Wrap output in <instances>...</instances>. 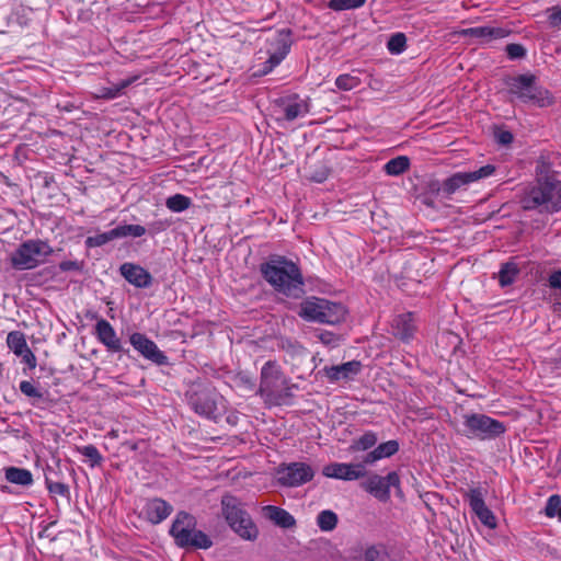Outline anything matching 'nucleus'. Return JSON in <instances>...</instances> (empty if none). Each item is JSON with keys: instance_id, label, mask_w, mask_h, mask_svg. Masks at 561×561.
Returning a JSON list of instances; mask_svg holds the SVG:
<instances>
[{"instance_id": "f257e3e1", "label": "nucleus", "mask_w": 561, "mask_h": 561, "mask_svg": "<svg viewBox=\"0 0 561 561\" xmlns=\"http://www.w3.org/2000/svg\"><path fill=\"white\" fill-rule=\"evenodd\" d=\"M261 272L277 291L288 297H298L302 293L304 278L293 261L283 256L272 259L262 264Z\"/></svg>"}, {"instance_id": "f03ea898", "label": "nucleus", "mask_w": 561, "mask_h": 561, "mask_svg": "<svg viewBox=\"0 0 561 561\" xmlns=\"http://www.w3.org/2000/svg\"><path fill=\"white\" fill-rule=\"evenodd\" d=\"M259 393L264 401L272 405L286 403L293 397L297 386L284 376L276 362H266L261 369Z\"/></svg>"}, {"instance_id": "7ed1b4c3", "label": "nucleus", "mask_w": 561, "mask_h": 561, "mask_svg": "<svg viewBox=\"0 0 561 561\" xmlns=\"http://www.w3.org/2000/svg\"><path fill=\"white\" fill-rule=\"evenodd\" d=\"M221 514L229 527L242 539L253 541L259 536V529L249 513L243 508L242 502L231 495L221 497Z\"/></svg>"}, {"instance_id": "20e7f679", "label": "nucleus", "mask_w": 561, "mask_h": 561, "mask_svg": "<svg viewBox=\"0 0 561 561\" xmlns=\"http://www.w3.org/2000/svg\"><path fill=\"white\" fill-rule=\"evenodd\" d=\"M525 209H540L541 211L554 213L561 209V181H539L530 187L523 201Z\"/></svg>"}, {"instance_id": "39448f33", "label": "nucleus", "mask_w": 561, "mask_h": 561, "mask_svg": "<svg viewBox=\"0 0 561 561\" xmlns=\"http://www.w3.org/2000/svg\"><path fill=\"white\" fill-rule=\"evenodd\" d=\"M186 398L191 409L208 420L217 421L227 411V401L215 388H191Z\"/></svg>"}, {"instance_id": "423d86ee", "label": "nucleus", "mask_w": 561, "mask_h": 561, "mask_svg": "<svg viewBox=\"0 0 561 561\" xmlns=\"http://www.w3.org/2000/svg\"><path fill=\"white\" fill-rule=\"evenodd\" d=\"M508 93L523 103H531L539 107L550 106L553 103L551 93L537 84L534 75H519L512 78L508 83Z\"/></svg>"}, {"instance_id": "0eeeda50", "label": "nucleus", "mask_w": 561, "mask_h": 561, "mask_svg": "<svg viewBox=\"0 0 561 561\" xmlns=\"http://www.w3.org/2000/svg\"><path fill=\"white\" fill-rule=\"evenodd\" d=\"M170 534L178 546L208 549L213 542L209 537L196 529V519L186 512L178 513L170 528Z\"/></svg>"}, {"instance_id": "6e6552de", "label": "nucleus", "mask_w": 561, "mask_h": 561, "mask_svg": "<svg viewBox=\"0 0 561 561\" xmlns=\"http://www.w3.org/2000/svg\"><path fill=\"white\" fill-rule=\"evenodd\" d=\"M53 252L48 242L41 239H28L12 252L10 262L12 267L18 271L33 270L44 264Z\"/></svg>"}, {"instance_id": "1a4fd4ad", "label": "nucleus", "mask_w": 561, "mask_h": 561, "mask_svg": "<svg viewBox=\"0 0 561 561\" xmlns=\"http://www.w3.org/2000/svg\"><path fill=\"white\" fill-rule=\"evenodd\" d=\"M463 425L467 437L481 440L494 439L506 431L504 423L480 413L466 414Z\"/></svg>"}, {"instance_id": "9d476101", "label": "nucleus", "mask_w": 561, "mask_h": 561, "mask_svg": "<svg viewBox=\"0 0 561 561\" xmlns=\"http://www.w3.org/2000/svg\"><path fill=\"white\" fill-rule=\"evenodd\" d=\"M273 113L277 122H293L309 113V104L298 94H293L276 100Z\"/></svg>"}, {"instance_id": "9b49d317", "label": "nucleus", "mask_w": 561, "mask_h": 561, "mask_svg": "<svg viewBox=\"0 0 561 561\" xmlns=\"http://www.w3.org/2000/svg\"><path fill=\"white\" fill-rule=\"evenodd\" d=\"M494 173L495 167L492 164L483 165L480 169L470 172H457L443 182L440 190L446 195H451L459 188L481 179L489 178Z\"/></svg>"}, {"instance_id": "f8f14e48", "label": "nucleus", "mask_w": 561, "mask_h": 561, "mask_svg": "<svg viewBox=\"0 0 561 561\" xmlns=\"http://www.w3.org/2000/svg\"><path fill=\"white\" fill-rule=\"evenodd\" d=\"M146 233V228L140 225H123L117 226L108 231L96 233L95 236H90L85 239L84 243L87 248H99L102 247L113 240L126 238V237H135L139 238Z\"/></svg>"}, {"instance_id": "ddd939ff", "label": "nucleus", "mask_w": 561, "mask_h": 561, "mask_svg": "<svg viewBox=\"0 0 561 561\" xmlns=\"http://www.w3.org/2000/svg\"><path fill=\"white\" fill-rule=\"evenodd\" d=\"M399 484L400 478L398 473L396 471H391L386 477L378 474L369 476L364 482H362V488L380 502H387L390 499V488H397Z\"/></svg>"}, {"instance_id": "4468645a", "label": "nucleus", "mask_w": 561, "mask_h": 561, "mask_svg": "<svg viewBox=\"0 0 561 561\" xmlns=\"http://www.w3.org/2000/svg\"><path fill=\"white\" fill-rule=\"evenodd\" d=\"M314 476L312 468L304 462H293L278 470V482L285 486H298L309 482Z\"/></svg>"}, {"instance_id": "2eb2a0df", "label": "nucleus", "mask_w": 561, "mask_h": 561, "mask_svg": "<svg viewBox=\"0 0 561 561\" xmlns=\"http://www.w3.org/2000/svg\"><path fill=\"white\" fill-rule=\"evenodd\" d=\"M133 347L146 359L162 366L168 364V357L159 350L157 344L145 334L134 332L129 336Z\"/></svg>"}, {"instance_id": "dca6fc26", "label": "nucleus", "mask_w": 561, "mask_h": 561, "mask_svg": "<svg viewBox=\"0 0 561 561\" xmlns=\"http://www.w3.org/2000/svg\"><path fill=\"white\" fill-rule=\"evenodd\" d=\"M323 476L328 478L353 481L366 476L364 461L359 463L333 462L327 465L322 470Z\"/></svg>"}, {"instance_id": "f3484780", "label": "nucleus", "mask_w": 561, "mask_h": 561, "mask_svg": "<svg viewBox=\"0 0 561 561\" xmlns=\"http://www.w3.org/2000/svg\"><path fill=\"white\" fill-rule=\"evenodd\" d=\"M290 31L282 30L277 33L274 42L272 43L273 49L270 50V57L265 64L264 73L273 70L278 66L282 60L287 56L290 49Z\"/></svg>"}, {"instance_id": "a211bd4d", "label": "nucleus", "mask_w": 561, "mask_h": 561, "mask_svg": "<svg viewBox=\"0 0 561 561\" xmlns=\"http://www.w3.org/2000/svg\"><path fill=\"white\" fill-rule=\"evenodd\" d=\"M94 334L108 352H123L121 339L117 336L113 325L105 319H99L94 327Z\"/></svg>"}, {"instance_id": "6ab92c4d", "label": "nucleus", "mask_w": 561, "mask_h": 561, "mask_svg": "<svg viewBox=\"0 0 561 561\" xmlns=\"http://www.w3.org/2000/svg\"><path fill=\"white\" fill-rule=\"evenodd\" d=\"M122 276L137 288H147L152 284L151 274L138 264L126 262L121 265Z\"/></svg>"}, {"instance_id": "aec40b11", "label": "nucleus", "mask_w": 561, "mask_h": 561, "mask_svg": "<svg viewBox=\"0 0 561 561\" xmlns=\"http://www.w3.org/2000/svg\"><path fill=\"white\" fill-rule=\"evenodd\" d=\"M173 507L167 501L154 497L146 502L142 508V515L151 524H159L170 516Z\"/></svg>"}, {"instance_id": "412c9836", "label": "nucleus", "mask_w": 561, "mask_h": 561, "mask_svg": "<svg viewBox=\"0 0 561 561\" xmlns=\"http://www.w3.org/2000/svg\"><path fill=\"white\" fill-rule=\"evenodd\" d=\"M510 31L503 27L476 26L461 31V35L479 39L481 43H490L494 39L508 36Z\"/></svg>"}, {"instance_id": "4be33fe9", "label": "nucleus", "mask_w": 561, "mask_h": 561, "mask_svg": "<svg viewBox=\"0 0 561 561\" xmlns=\"http://www.w3.org/2000/svg\"><path fill=\"white\" fill-rule=\"evenodd\" d=\"M324 300L325 299L317 297H311L304 300L300 304V308L298 311L299 317L309 322L322 323L324 314Z\"/></svg>"}, {"instance_id": "5701e85b", "label": "nucleus", "mask_w": 561, "mask_h": 561, "mask_svg": "<svg viewBox=\"0 0 561 561\" xmlns=\"http://www.w3.org/2000/svg\"><path fill=\"white\" fill-rule=\"evenodd\" d=\"M392 333L402 341H409L413 337L416 330L414 316L411 312L398 314L393 318Z\"/></svg>"}, {"instance_id": "b1692460", "label": "nucleus", "mask_w": 561, "mask_h": 561, "mask_svg": "<svg viewBox=\"0 0 561 561\" xmlns=\"http://www.w3.org/2000/svg\"><path fill=\"white\" fill-rule=\"evenodd\" d=\"M362 364L357 360H351L342 365L325 366L323 371L331 382L339 381L341 379H350L360 371Z\"/></svg>"}, {"instance_id": "393cba45", "label": "nucleus", "mask_w": 561, "mask_h": 561, "mask_svg": "<svg viewBox=\"0 0 561 561\" xmlns=\"http://www.w3.org/2000/svg\"><path fill=\"white\" fill-rule=\"evenodd\" d=\"M263 516L271 520L274 525L284 528L289 529L295 527L296 519L295 517L287 512L286 510L274 506V505H266L262 507Z\"/></svg>"}, {"instance_id": "a878e982", "label": "nucleus", "mask_w": 561, "mask_h": 561, "mask_svg": "<svg viewBox=\"0 0 561 561\" xmlns=\"http://www.w3.org/2000/svg\"><path fill=\"white\" fill-rule=\"evenodd\" d=\"M399 450V444L397 440H388L379 444L374 450L369 451L363 458L365 466L374 465L376 461L388 458L394 455Z\"/></svg>"}, {"instance_id": "bb28decb", "label": "nucleus", "mask_w": 561, "mask_h": 561, "mask_svg": "<svg viewBox=\"0 0 561 561\" xmlns=\"http://www.w3.org/2000/svg\"><path fill=\"white\" fill-rule=\"evenodd\" d=\"M323 313L322 323L337 324L345 320L347 310L342 304L332 302L325 299Z\"/></svg>"}, {"instance_id": "cd10ccee", "label": "nucleus", "mask_w": 561, "mask_h": 561, "mask_svg": "<svg viewBox=\"0 0 561 561\" xmlns=\"http://www.w3.org/2000/svg\"><path fill=\"white\" fill-rule=\"evenodd\" d=\"M5 479L13 484L28 486L33 483V476L30 470L18 467L5 469Z\"/></svg>"}, {"instance_id": "c85d7f7f", "label": "nucleus", "mask_w": 561, "mask_h": 561, "mask_svg": "<svg viewBox=\"0 0 561 561\" xmlns=\"http://www.w3.org/2000/svg\"><path fill=\"white\" fill-rule=\"evenodd\" d=\"M134 79H124L110 87H103L98 90L95 96L99 99L113 100L121 96L124 90L133 83Z\"/></svg>"}, {"instance_id": "c756f323", "label": "nucleus", "mask_w": 561, "mask_h": 561, "mask_svg": "<svg viewBox=\"0 0 561 561\" xmlns=\"http://www.w3.org/2000/svg\"><path fill=\"white\" fill-rule=\"evenodd\" d=\"M518 274L519 267L514 261L503 263L497 273V279L501 287L512 285L515 282Z\"/></svg>"}, {"instance_id": "7c9ffc66", "label": "nucleus", "mask_w": 561, "mask_h": 561, "mask_svg": "<svg viewBox=\"0 0 561 561\" xmlns=\"http://www.w3.org/2000/svg\"><path fill=\"white\" fill-rule=\"evenodd\" d=\"M410 168V159L407 156H399L389 160L383 170L388 175L398 176L404 173Z\"/></svg>"}, {"instance_id": "2f4dec72", "label": "nucleus", "mask_w": 561, "mask_h": 561, "mask_svg": "<svg viewBox=\"0 0 561 561\" xmlns=\"http://www.w3.org/2000/svg\"><path fill=\"white\" fill-rule=\"evenodd\" d=\"M7 345L14 355H22L23 351L28 347L25 334L21 331H11L7 335Z\"/></svg>"}, {"instance_id": "473e14b6", "label": "nucleus", "mask_w": 561, "mask_h": 561, "mask_svg": "<svg viewBox=\"0 0 561 561\" xmlns=\"http://www.w3.org/2000/svg\"><path fill=\"white\" fill-rule=\"evenodd\" d=\"M378 437L373 431L365 432L362 436L354 439L350 449L353 451H365L376 445Z\"/></svg>"}, {"instance_id": "72a5a7b5", "label": "nucleus", "mask_w": 561, "mask_h": 561, "mask_svg": "<svg viewBox=\"0 0 561 561\" xmlns=\"http://www.w3.org/2000/svg\"><path fill=\"white\" fill-rule=\"evenodd\" d=\"M366 561H392L388 549L382 543H377L368 547L365 550Z\"/></svg>"}, {"instance_id": "f704fd0d", "label": "nucleus", "mask_w": 561, "mask_h": 561, "mask_svg": "<svg viewBox=\"0 0 561 561\" xmlns=\"http://www.w3.org/2000/svg\"><path fill=\"white\" fill-rule=\"evenodd\" d=\"M317 525L322 531H331L337 525V515L330 510L322 511L317 516Z\"/></svg>"}, {"instance_id": "c9c22d12", "label": "nucleus", "mask_w": 561, "mask_h": 561, "mask_svg": "<svg viewBox=\"0 0 561 561\" xmlns=\"http://www.w3.org/2000/svg\"><path fill=\"white\" fill-rule=\"evenodd\" d=\"M191 198L182 194L172 195L165 201V206L173 213L184 211L191 206Z\"/></svg>"}, {"instance_id": "e433bc0d", "label": "nucleus", "mask_w": 561, "mask_h": 561, "mask_svg": "<svg viewBox=\"0 0 561 561\" xmlns=\"http://www.w3.org/2000/svg\"><path fill=\"white\" fill-rule=\"evenodd\" d=\"M466 499L468 500L469 506L472 510V512H476L486 506L484 502V493L480 488L470 489L466 493Z\"/></svg>"}, {"instance_id": "4c0bfd02", "label": "nucleus", "mask_w": 561, "mask_h": 561, "mask_svg": "<svg viewBox=\"0 0 561 561\" xmlns=\"http://www.w3.org/2000/svg\"><path fill=\"white\" fill-rule=\"evenodd\" d=\"M77 449L89 459L91 467L100 466L103 462V456L94 445L80 446Z\"/></svg>"}, {"instance_id": "58836bf2", "label": "nucleus", "mask_w": 561, "mask_h": 561, "mask_svg": "<svg viewBox=\"0 0 561 561\" xmlns=\"http://www.w3.org/2000/svg\"><path fill=\"white\" fill-rule=\"evenodd\" d=\"M405 46L407 37L403 33L393 34L387 43L388 50L393 55L401 54L405 49Z\"/></svg>"}, {"instance_id": "ea45409f", "label": "nucleus", "mask_w": 561, "mask_h": 561, "mask_svg": "<svg viewBox=\"0 0 561 561\" xmlns=\"http://www.w3.org/2000/svg\"><path fill=\"white\" fill-rule=\"evenodd\" d=\"M359 84L360 79L348 73L340 75L335 80V85L343 91H350L357 88Z\"/></svg>"}, {"instance_id": "a19ab883", "label": "nucleus", "mask_w": 561, "mask_h": 561, "mask_svg": "<svg viewBox=\"0 0 561 561\" xmlns=\"http://www.w3.org/2000/svg\"><path fill=\"white\" fill-rule=\"evenodd\" d=\"M366 0H330L329 8L334 11L352 10L360 8Z\"/></svg>"}, {"instance_id": "79ce46f5", "label": "nucleus", "mask_w": 561, "mask_h": 561, "mask_svg": "<svg viewBox=\"0 0 561 561\" xmlns=\"http://www.w3.org/2000/svg\"><path fill=\"white\" fill-rule=\"evenodd\" d=\"M20 391L27 398L39 400L43 398L42 391L28 380H22L19 385Z\"/></svg>"}, {"instance_id": "37998d69", "label": "nucleus", "mask_w": 561, "mask_h": 561, "mask_svg": "<svg viewBox=\"0 0 561 561\" xmlns=\"http://www.w3.org/2000/svg\"><path fill=\"white\" fill-rule=\"evenodd\" d=\"M477 517L479 518V520L486 527L493 529L496 527V518L494 516V514L492 513V511L485 506L481 510H478L476 512H473Z\"/></svg>"}, {"instance_id": "c03bdc74", "label": "nucleus", "mask_w": 561, "mask_h": 561, "mask_svg": "<svg viewBox=\"0 0 561 561\" xmlns=\"http://www.w3.org/2000/svg\"><path fill=\"white\" fill-rule=\"evenodd\" d=\"M45 483H46L47 490L51 494L60 495L64 497H68L70 494L69 486L62 482H54L46 477Z\"/></svg>"}, {"instance_id": "a18cd8bd", "label": "nucleus", "mask_w": 561, "mask_h": 561, "mask_svg": "<svg viewBox=\"0 0 561 561\" xmlns=\"http://www.w3.org/2000/svg\"><path fill=\"white\" fill-rule=\"evenodd\" d=\"M282 347L293 358L304 357V356H307V354H308L305 347H302L298 343H294V342H290V341L283 342Z\"/></svg>"}, {"instance_id": "49530a36", "label": "nucleus", "mask_w": 561, "mask_h": 561, "mask_svg": "<svg viewBox=\"0 0 561 561\" xmlns=\"http://www.w3.org/2000/svg\"><path fill=\"white\" fill-rule=\"evenodd\" d=\"M546 13L549 26L561 30V7L549 8Z\"/></svg>"}, {"instance_id": "de8ad7c7", "label": "nucleus", "mask_w": 561, "mask_h": 561, "mask_svg": "<svg viewBox=\"0 0 561 561\" xmlns=\"http://www.w3.org/2000/svg\"><path fill=\"white\" fill-rule=\"evenodd\" d=\"M561 508V499L559 495H552L548 499L546 505V515L549 517H553L556 515L559 516V510Z\"/></svg>"}, {"instance_id": "09e8293b", "label": "nucleus", "mask_w": 561, "mask_h": 561, "mask_svg": "<svg viewBox=\"0 0 561 561\" xmlns=\"http://www.w3.org/2000/svg\"><path fill=\"white\" fill-rule=\"evenodd\" d=\"M318 337L321 341V343H323L324 345L331 346V347L337 346L341 341L340 335H336L335 333H333L331 331H321L318 334Z\"/></svg>"}, {"instance_id": "8fccbe9b", "label": "nucleus", "mask_w": 561, "mask_h": 561, "mask_svg": "<svg viewBox=\"0 0 561 561\" xmlns=\"http://www.w3.org/2000/svg\"><path fill=\"white\" fill-rule=\"evenodd\" d=\"M505 51L511 59H519L526 55V49L520 44H508Z\"/></svg>"}, {"instance_id": "3c124183", "label": "nucleus", "mask_w": 561, "mask_h": 561, "mask_svg": "<svg viewBox=\"0 0 561 561\" xmlns=\"http://www.w3.org/2000/svg\"><path fill=\"white\" fill-rule=\"evenodd\" d=\"M18 357L22 358V362L27 365L30 369H34L37 365L36 356L34 353L27 347L23 351L22 355H19Z\"/></svg>"}, {"instance_id": "603ef678", "label": "nucleus", "mask_w": 561, "mask_h": 561, "mask_svg": "<svg viewBox=\"0 0 561 561\" xmlns=\"http://www.w3.org/2000/svg\"><path fill=\"white\" fill-rule=\"evenodd\" d=\"M82 268V262L79 261H62L59 263V270L62 272H70V271H81Z\"/></svg>"}, {"instance_id": "864d4df0", "label": "nucleus", "mask_w": 561, "mask_h": 561, "mask_svg": "<svg viewBox=\"0 0 561 561\" xmlns=\"http://www.w3.org/2000/svg\"><path fill=\"white\" fill-rule=\"evenodd\" d=\"M548 283L551 288L561 289V270L551 273Z\"/></svg>"}, {"instance_id": "5fc2aeb1", "label": "nucleus", "mask_w": 561, "mask_h": 561, "mask_svg": "<svg viewBox=\"0 0 561 561\" xmlns=\"http://www.w3.org/2000/svg\"><path fill=\"white\" fill-rule=\"evenodd\" d=\"M497 141L502 145H508L513 141V135L510 131L503 130L496 135Z\"/></svg>"}, {"instance_id": "6e6d98bb", "label": "nucleus", "mask_w": 561, "mask_h": 561, "mask_svg": "<svg viewBox=\"0 0 561 561\" xmlns=\"http://www.w3.org/2000/svg\"><path fill=\"white\" fill-rule=\"evenodd\" d=\"M559 519L561 520V508L559 510Z\"/></svg>"}]
</instances>
